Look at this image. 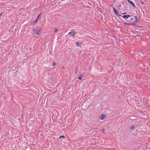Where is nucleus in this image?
Instances as JSON below:
<instances>
[{"instance_id": "nucleus-1", "label": "nucleus", "mask_w": 150, "mask_h": 150, "mask_svg": "<svg viewBox=\"0 0 150 150\" xmlns=\"http://www.w3.org/2000/svg\"><path fill=\"white\" fill-rule=\"evenodd\" d=\"M42 29L40 27H37L33 28V30L34 33L36 35H39L42 33L41 30Z\"/></svg>"}, {"instance_id": "nucleus-2", "label": "nucleus", "mask_w": 150, "mask_h": 150, "mask_svg": "<svg viewBox=\"0 0 150 150\" xmlns=\"http://www.w3.org/2000/svg\"><path fill=\"white\" fill-rule=\"evenodd\" d=\"M113 10L114 11V13L115 14L119 16H121V15L119 14L118 11L117 10H116L115 8H113Z\"/></svg>"}, {"instance_id": "nucleus-3", "label": "nucleus", "mask_w": 150, "mask_h": 150, "mask_svg": "<svg viewBox=\"0 0 150 150\" xmlns=\"http://www.w3.org/2000/svg\"><path fill=\"white\" fill-rule=\"evenodd\" d=\"M128 2L130 3L131 4L132 6L134 7H136L135 4L132 1L130 0H127Z\"/></svg>"}, {"instance_id": "nucleus-4", "label": "nucleus", "mask_w": 150, "mask_h": 150, "mask_svg": "<svg viewBox=\"0 0 150 150\" xmlns=\"http://www.w3.org/2000/svg\"><path fill=\"white\" fill-rule=\"evenodd\" d=\"M122 16L123 18L125 19H128L130 17V16L129 15H125Z\"/></svg>"}, {"instance_id": "nucleus-5", "label": "nucleus", "mask_w": 150, "mask_h": 150, "mask_svg": "<svg viewBox=\"0 0 150 150\" xmlns=\"http://www.w3.org/2000/svg\"><path fill=\"white\" fill-rule=\"evenodd\" d=\"M135 20L134 21V22H138L140 20V18L139 17H137V16H134Z\"/></svg>"}, {"instance_id": "nucleus-6", "label": "nucleus", "mask_w": 150, "mask_h": 150, "mask_svg": "<svg viewBox=\"0 0 150 150\" xmlns=\"http://www.w3.org/2000/svg\"><path fill=\"white\" fill-rule=\"evenodd\" d=\"M105 115L104 114H102L101 115V116L100 117V119L102 120H103L105 118Z\"/></svg>"}, {"instance_id": "nucleus-7", "label": "nucleus", "mask_w": 150, "mask_h": 150, "mask_svg": "<svg viewBox=\"0 0 150 150\" xmlns=\"http://www.w3.org/2000/svg\"><path fill=\"white\" fill-rule=\"evenodd\" d=\"M75 44L78 47H80L81 46V44L78 41H77L75 42Z\"/></svg>"}, {"instance_id": "nucleus-8", "label": "nucleus", "mask_w": 150, "mask_h": 150, "mask_svg": "<svg viewBox=\"0 0 150 150\" xmlns=\"http://www.w3.org/2000/svg\"><path fill=\"white\" fill-rule=\"evenodd\" d=\"M76 34V33L75 32H73L72 34H71L70 35V36H71L72 37H74V36H75Z\"/></svg>"}, {"instance_id": "nucleus-9", "label": "nucleus", "mask_w": 150, "mask_h": 150, "mask_svg": "<svg viewBox=\"0 0 150 150\" xmlns=\"http://www.w3.org/2000/svg\"><path fill=\"white\" fill-rule=\"evenodd\" d=\"M78 69L79 67L78 66H76L75 69V72L76 73L77 72Z\"/></svg>"}, {"instance_id": "nucleus-10", "label": "nucleus", "mask_w": 150, "mask_h": 150, "mask_svg": "<svg viewBox=\"0 0 150 150\" xmlns=\"http://www.w3.org/2000/svg\"><path fill=\"white\" fill-rule=\"evenodd\" d=\"M135 127L134 125H133V126H131L130 127V129H134Z\"/></svg>"}, {"instance_id": "nucleus-11", "label": "nucleus", "mask_w": 150, "mask_h": 150, "mask_svg": "<svg viewBox=\"0 0 150 150\" xmlns=\"http://www.w3.org/2000/svg\"><path fill=\"white\" fill-rule=\"evenodd\" d=\"M118 1V3H120L123 1V0H117Z\"/></svg>"}, {"instance_id": "nucleus-12", "label": "nucleus", "mask_w": 150, "mask_h": 150, "mask_svg": "<svg viewBox=\"0 0 150 150\" xmlns=\"http://www.w3.org/2000/svg\"><path fill=\"white\" fill-rule=\"evenodd\" d=\"M78 79L80 80H81L82 79V78L81 77V76H79L78 78Z\"/></svg>"}, {"instance_id": "nucleus-13", "label": "nucleus", "mask_w": 150, "mask_h": 150, "mask_svg": "<svg viewBox=\"0 0 150 150\" xmlns=\"http://www.w3.org/2000/svg\"><path fill=\"white\" fill-rule=\"evenodd\" d=\"M140 34V33H139V34H137L136 36H134V37H136V36L140 37L141 36Z\"/></svg>"}, {"instance_id": "nucleus-14", "label": "nucleus", "mask_w": 150, "mask_h": 150, "mask_svg": "<svg viewBox=\"0 0 150 150\" xmlns=\"http://www.w3.org/2000/svg\"><path fill=\"white\" fill-rule=\"evenodd\" d=\"M54 30V32L55 33H56L57 32V31L58 30V29H55Z\"/></svg>"}, {"instance_id": "nucleus-15", "label": "nucleus", "mask_w": 150, "mask_h": 150, "mask_svg": "<svg viewBox=\"0 0 150 150\" xmlns=\"http://www.w3.org/2000/svg\"><path fill=\"white\" fill-rule=\"evenodd\" d=\"M38 21V19H36L35 20L33 21V22H34V23Z\"/></svg>"}, {"instance_id": "nucleus-16", "label": "nucleus", "mask_w": 150, "mask_h": 150, "mask_svg": "<svg viewBox=\"0 0 150 150\" xmlns=\"http://www.w3.org/2000/svg\"><path fill=\"white\" fill-rule=\"evenodd\" d=\"M41 15V13L40 14L38 15V17H37V18L36 19H38H38L39 18V17L40 16V15Z\"/></svg>"}, {"instance_id": "nucleus-17", "label": "nucleus", "mask_w": 150, "mask_h": 150, "mask_svg": "<svg viewBox=\"0 0 150 150\" xmlns=\"http://www.w3.org/2000/svg\"><path fill=\"white\" fill-rule=\"evenodd\" d=\"M62 137H65V136H64V135H62V136H60L59 137V138H60Z\"/></svg>"}, {"instance_id": "nucleus-18", "label": "nucleus", "mask_w": 150, "mask_h": 150, "mask_svg": "<svg viewBox=\"0 0 150 150\" xmlns=\"http://www.w3.org/2000/svg\"><path fill=\"white\" fill-rule=\"evenodd\" d=\"M104 133V131H105V129H103L101 130Z\"/></svg>"}, {"instance_id": "nucleus-19", "label": "nucleus", "mask_w": 150, "mask_h": 150, "mask_svg": "<svg viewBox=\"0 0 150 150\" xmlns=\"http://www.w3.org/2000/svg\"><path fill=\"white\" fill-rule=\"evenodd\" d=\"M3 13L2 12L0 13V17L2 16V14H3Z\"/></svg>"}, {"instance_id": "nucleus-20", "label": "nucleus", "mask_w": 150, "mask_h": 150, "mask_svg": "<svg viewBox=\"0 0 150 150\" xmlns=\"http://www.w3.org/2000/svg\"><path fill=\"white\" fill-rule=\"evenodd\" d=\"M55 65H56L55 63V62H54V63L53 64H52V66H54Z\"/></svg>"}, {"instance_id": "nucleus-21", "label": "nucleus", "mask_w": 150, "mask_h": 150, "mask_svg": "<svg viewBox=\"0 0 150 150\" xmlns=\"http://www.w3.org/2000/svg\"><path fill=\"white\" fill-rule=\"evenodd\" d=\"M71 32H69V33H68V35H69V34H71Z\"/></svg>"}, {"instance_id": "nucleus-22", "label": "nucleus", "mask_w": 150, "mask_h": 150, "mask_svg": "<svg viewBox=\"0 0 150 150\" xmlns=\"http://www.w3.org/2000/svg\"><path fill=\"white\" fill-rule=\"evenodd\" d=\"M140 2L143 5L144 4V3L143 2H142L140 1Z\"/></svg>"}, {"instance_id": "nucleus-23", "label": "nucleus", "mask_w": 150, "mask_h": 150, "mask_svg": "<svg viewBox=\"0 0 150 150\" xmlns=\"http://www.w3.org/2000/svg\"><path fill=\"white\" fill-rule=\"evenodd\" d=\"M119 7H121V4H120L119 5Z\"/></svg>"}, {"instance_id": "nucleus-24", "label": "nucleus", "mask_w": 150, "mask_h": 150, "mask_svg": "<svg viewBox=\"0 0 150 150\" xmlns=\"http://www.w3.org/2000/svg\"><path fill=\"white\" fill-rule=\"evenodd\" d=\"M83 74H80L79 76H83Z\"/></svg>"}, {"instance_id": "nucleus-25", "label": "nucleus", "mask_w": 150, "mask_h": 150, "mask_svg": "<svg viewBox=\"0 0 150 150\" xmlns=\"http://www.w3.org/2000/svg\"><path fill=\"white\" fill-rule=\"evenodd\" d=\"M126 14V13H122V14Z\"/></svg>"}, {"instance_id": "nucleus-26", "label": "nucleus", "mask_w": 150, "mask_h": 150, "mask_svg": "<svg viewBox=\"0 0 150 150\" xmlns=\"http://www.w3.org/2000/svg\"><path fill=\"white\" fill-rule=\"evenodd\" d=\"M115 0H113V2H114V3H115Z\"/></svg>"}, {"instance_id": "nucleus-27", "label": "nucleus", "mask_w": 150, "mask_h": 150, "mask_svg": "<svg viewBox=\"0 0 150 150\" xmlns=\"http://www.w3.org/2000/svg\"><path fill=\"white\" fill-rule=\"evenodd\" d=\"M138 27H142V26H137Z\"/></svg>"}, {"instance_id": "nucleus-28", "label": "nucleus", "mask_w": 150, "mask_h": 150, "mask_svg": "<svg viewBox=\"0 0 150 150\" xmlns=\"http://www.w3.org/2000/svg\"><path fill=\"white\" fill-rule=\"evenodd\" d=\"M132 25H135V24H132ZM134 26H135V25H134ZM135 26H136L135 25Z\"/></svg>"}, {"instance_id": "nucleus-29", "label": "nucleus", "mask_w": 150, "mask_h": 150, "mask_svg": "<svg viewBox=\"0 0 150 150\" xmlns=\"http://www.w3.org/2000/svg\"><path fill=\"white\" fill-rule=\"evenodd\" d=\"M132 18H131V19H130V20H132ZM129 21H130V20H129Z\"/></svg>"}]
</instances>
